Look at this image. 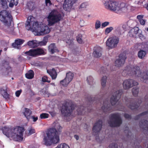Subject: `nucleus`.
Segmentation results:
<instances>
[{
  "label": "nucleus",
  "instance_id": "f257e3e1",
  "mask_svg": "<svg viewBox=\"0 0 148 148\" xmlns=\"http://www.w3.org/2000/svg\"><path fill=\"white\" fill-rule=\"evenodd\" d=\"M52 126L53 128L49 129L44 135L43 140L47 145H51L53 143H58L60 140L59 135L62 127L57 121L53 123Z\"/></svg>",
  "mask_w": 148,
  "mask_h": 148
},
{
  "label": "nucleus",
  "instance_id": "f03ea898",
  "mask_svg": "<svg viewBox=\"0 0 148 148\" xmlns=\"http://www.w3.org/2000/svg\"><path fill=\"white\" fill-rule=\"evenodd\" d=\"M24 130L23 127L17 126L11 127L5 126L2 128L3 134L7 137L11 138L16 141H22L23 139V132Z\"/></svg>",
  "mask_w": 148,
  "mask_h": 148
},
{
  "label": "nucleus",
  "instance_id": "7ed1b4c3",
  "mask_svg": "<svg viewBox=\"0 0 148 148\" xmlns=\"http://www.w3.org/2000/svg\"><path fill=\"white\" fill-rule=\"evenodd\" d=\"M122 75H125L127 74L129 75H135L140 77L141 80L144 83H148V72L141 73L138 67L132 65L127 66L122 72Z\"/></svg>",
  "mask_w": 148,
  "mask_h": 148
},
{
  "label": "nucleus",
  "instance_id": "20e7f679",
  "mask_svg": "<svg viewBox=\"0 0 148 148\" xmlns=\"http://www.w3.org/2000/svg\"><path fill=\"white\" fill-rule=\"evenodd\" d=\"M48 25L51 26L58 22L61 19V15L57 10H53L51 11L47 17Z\"/></svg>",
  "mask_w": 148,
  "mask_h": 148
},
{
  "label": "nucleus",
  "instance_id": "39448f33",
  "mask_svg": "<svg viewBox=\"0 0 148 148\" xmlns=\"http://www.w3.org/2000/svg\"><path fill=\"white\" fill-rule=\"evenodd\" d=\"M35 18L32 16H29L25 24V27L28 30H32L36 34H38L40 28V24H38V22H35Z\"/></svg>",
  "mask_w": 148,
  "mask_h": 148
},
{
  "label": "nucleus",
  "instance_id": "423d86ee",
  "mask_svg": "<svg viewBox=\"0 0 148 148\" xmlns=\"http://www.w3.org/2000/svg\"><path fill=\"white\" fill-rule=\"evenodd\" d=\"M12 18L8 11L3 10L0 12V20L7 27L10 25Z\"/></svg>",
  "mask_w": 148,
  "mask_h": 148
},
{
  "label": "nucleus",
  "instance_id": "0eeeda50",
  "mask_svg": "<svg viewBox=\"0 0 148 148\" xmlns=\"http://www.w3.org/2000/svg\"><path fill=\"white\" fill-rule=\"evenodd\" d=\"M111 11L119 14L126 12L127 10V6L124 3L119 4L116 2L113 1L111 4Z\"/></svg>",
  "mask_w": 148,
  "mask_h": 148
},
{
  "label": "nucleus",
  "instance_id": "6e6552de",
  "mask_svg": "<svg viewBox=\"0 0 148 148\" xmlns=\"http://www.w3.org/2000/svg\"><path fill=\"white\" fill-rule=\"evenodd\" d=\"M121 123L122 120L120 114H114L110 116L108 123L111 127L119 126Z\"/></svg>",
  "mask_w": 148,
  "mask_h": 148
},
{
  "label": "nucleus",
  "instance_id": "1a4fd4ad",
  "mask_svg": "<svg viewBox=\"0 0 148 148\" xmlns=\"http://www.w3.org/2000/svg\"><path fill=\"white\" fill-rule=\"evenodd\" d=\"M74 105H73L71 102H66L62 106L61 110V112L64 116H69L74 109Z\"/></svg>",
  "mask_w": 148,
  "mask_h": 148
},
{
  "label": "nucleus",
  "instance_id": "9d476101",
  "mask_svg": "<svg viewBox=\"0 0 148 148\" xmlns=\"http://www.w3.org/2000/svg\"><path fill=\"white\" fill-rule=\"evenodd\" d=\"M119 41V38L114 36L109 38L106 41V45L109 49H113L116 47Z\"/></svg>",
  "mask_w": 148,
  "mask_h": 148
},
{
  "label": "nucleus",
  "instance_id": "9b49d317",
  "mask_svg": "<svg viewBox=\"0 0 148 148\" xmlns=\"http://www.w3.org/2000/svg\"><path fill=\"white\" fill-rule=\"evenodd\" d=\"M48 39L47 37H45L43 40L40 42L39 44L41 45H45L47 42ZM28 46L31 48H34L37 47L39 45L38 42L36 40L29 41L27 43Z\"/></svg>",
  "mask_w": 148,
  "mask_h": 148
},
{
  "label": "nucleus",
  "instance_id": "f8f14e48",
  "mask_svg": "<svg viewBox=\"0 0 148 148\" xmlns=\"http://www.w3.org/2000/svg\"><path fill=\"white\" fill-rule=\"evenodd\" d=\"M122 93V90L116 91L111 97L110 101L112 106L116 104L118 102Z\"/></svg>",
  "mask_w": 148,
  "mask_h": 148
},
{
  "label": "nucleus",
  "instance_id": "ddd939ff",
  "mask_svg": "<svg viewBox=\"0 0 148 148\" xmlns=\"http://www.w3.org/2000/svg\"><path fill=\"white\" fill-rule=\"evenodd\" d=\"M44 51L41 49H37L30 50L28 51L25 52V54L26 56L32 57H35L37 55H39L43 54Z\"/></svg>",
  "mask_w": 148,
  "mask_h": 148
},
{
  "label": "nucleus",
  "instance_id": "4468645a",
  "mask_svg": "<svg viewBox=\"0 0 148 148\" xmlns=\"http://www.w3.org/2000/svg\"><path fill=\"white\" fill-rule=\"evenodd\" d=\"M138 84V83L132 79L125 80L123 84V88L125 89H129L134 86Z\"/></svg>",
  "mask_w": 148,
  "mask_h": 148
},
{
  "label": "nucleus",
  "instance_id": "2eb2a0df",
  "mask_svg": "<svg viewBox=\"0 0 148 148\" xmlns=\"http://www.w3.org/2000/svg\"><path fill=\"white\" fill-rule=\"evenodd\" d=\"M50 31V30L49 27L45 26L43 24H40V28L38 34L36 35L38 36L43 35L45 34H48Z\"/></svg>",
  "mask_w": 148,
  "mask_h": 148
},
{
  "label": "nucleus",
  "instance_id": "dca6fc26",
  "mask_svg": "<svg viewBox=\"0 0 148 148\" xmlns=\"http://www.w3.org/2000/svg\"><path fill=\"white\" fill-rule=\"evenodd\" d=\"M126 57L125 54H120L119 58L115 62L116 66L119 67L123 66L125 63Z\"/></svg>",
  "mask_w": 148,
  "mask_h": 148
},
{
  "label": "nucleus",
  "instance_id": "f3484780",
  "mask_svg": "<svg viewBox=\"0 0 148 148\" xmlns=\"http://www.w3.org/2000/svg\"><path fill=\"white\" fill-rule=\"evenodd\" d=\"M102 122L101 120H99L95 123L93 128V131L95 133H98L101 129Z\"/></svg>",
  "mask_w": 148,
  "mask_h": 148
},
{
  "label": "nucleus",
  "instance_id": "a211bd4d",
  "mask_svg": "<svg viewBox=\"0 0 148 148\" xmlns=\"http://www.w3.org/2000/svg\"><path fill=\"white\" fill-rule=\"evenodd\" d=\"M140 127L144 133L148 136V121H142L140 123Z\"/></svg>",
  "mask_w": 148,
  "mask_h": 148
},
{
  "label": "nucleus",
  "instance_id": "6ab92c4d",
  "mask_svg": "<svg viewBox=\"0 0 148 148\" xmlns=\"http://www.w3.org/2000/svg\"><path fill=\"white\" fill-rule=\"evenodd\" d=\"M77 0H65L63 4L64 9L65 10H67L71 8L73 4Z\"/></svg>",
  "mask_w": 148,
  "mask_h": 148
},
{
  "label": "nucleus",
  "instance_id": "aec40b11",
  "mask_svg": "<svg viewBox=\"0 0 148 148\" xmlns=\"http://www.w3.org/2000/svg\"><path fill=\"white\" fill-rule=\"evenodd\" d=\"M108 99H106L103 101V106L101 107V110L104 112H107L110 111L111 108L110 107V105L108 104Z\"/></svg>",
  "mask_w": 148,
  "mask_h": 148
},
{
  "label": "nucleus",
  "instance_id": "412c9836",
  "mask_svg": "<svg viewBox=\"0 0 148 148\" xmlns=\"http://www.w3.org/2000/svg\"><path fill=\"white\" fill-rule=\"evenodd\" d=\"M102 49L99 47H95L94 51L93 52V56L96 58L100 57L101 55Z\"/></svg>",
  "mask_w": 148,
  "mask_h": 148
},
{
  "label": "nucleus",
  "instance_id": "4be33fe9",
  "mask_svg": "<svg viewBox=\"0 0 148 148\" xmlns=\"http://www.w3.org/2000/svg\"><path fill=\"white\" fill-rule=\"evenodd\" d=\"M24 40L21 39H18L15 40V43L12 44V46L15 48L20 49L21 48L20 45H22Z\"/></svg>",
  "mask_w": 148,
  "mask_h": 148
},
{
  "label": "nucleus",
  "instance_id": "5701e85b",
  "mask_svg": "<svg viewBox=\"0 0 148 148\" xmlns=\"http://www.w3.org/2000/svg\"><path fill=\"white\" fill-rule=\"evenodd\" d=\"M22 113L28 120H29L30 115L31 114V111L29 109L23 108L22 109Z\"/></svg>",
  "mask_w": 148,
  "mask_h": 148
},
{
  "label": "nucleus",
  "instance_id": "b1692460",
  "mask_svg": "<svg viewBox=\"0 0 148 148\" xmlns=\"http://www.w3.org/2000/svg\"><path fill=\"white\" fill-rule=\"evenodd\" d=\"M48 50L52 54L58 51V50L54 43L51 44L49 46Z\"/></svg>",
  "mask_w": 148,
  "mask_h": 148
},
{
  "label": "nucleus",
  "instance_id": "393cba45",
  "mask_svg": "<svg viewBox=\"0 0 148 148\" xmlns=\"http://www.w3.org/2000/svg\"><path fill=\"white\" fill-rule=\"evenodd\" d=\"M47 72L50 75L53 79H55L57 77V73L54 69L51 70H47Z\"/></svg>",
  "mask_w": 148,
  "mask_h": 148
},
{
  "label": "nucleus",
  "instance_id": "a878e982",
  "mask_svg": "<svg viewBox=\"0 0 148 148\" xmlns=\"http://www.w3.org/2000/svg\"><path fill=\"white\" fill-rule=\"evenodd\" d=\"M113 1H106L104 3L105 7L107 9L111 10V4H112Z\"/></svg>",
  "mask_w": 148,
  "mask_h": 148
},
{
  "label": "nucleus",
  "instance_id": "bb28decb",
  "mask_svg": "<svg viewBox=\"0 0 148 148\" xmlns=\"http://www.w3.org/2000/svg\"><path fill=\"white\" fill-rule=\"evenodd\" d=\"M34 73L32 70H29L25 74V76L27 78L29 79H32L34 76Z\"/></svg>",
  "mask_w": 148,
  "mask_h": 148
},
{
  "label": "nucleus",
  "instance_id": "cd10ccee",
  "mask_svg": "<svg viewBox=\"0 0 148 148\" xmlns=\"http://www.w3.org/2000/svg\"><path fill=\"white\" fill-rule=\"evenodd\" d=\"M107 77L106 76H103L102 77L101 79V84L103 88H105L106 85Z\"/></svg>",
  "mask_w": 148,
  "mask_h": 148
},
{
  "label": "nucleus",
  "instance_id": "c85d7f7f",
  "mask_svg": "<svg viewBox=\"0 0 148 148\" xmlns=\"http://www.w3.org/2000/svg\"><path fill=\"white\" fill-rule=\"evenodd\" d=\"M70 82L65 77L64 79L60 81V84L63 86H66Z\"/></svg>",
  "mask_w": 148,
  "mask_h": 148
},
{
  "label": "nucleus",
  "instance_id": "c756f323",
  "mask_svg": "<svg viewBox=\"0 0 148 148\" xmlns=\"http://www.w3.org/2000/svg\"><path fill=\"white\" fill-rule=\"evenodd\" d=\"M9 2V6L10 7H12L14 5H16L18 3V0H7Z\"/></svg>",
  "mask_w": 148,
  "mask_h": 148
},
{
  "label": "nucleus",
  "instance_id": "7c9ffc66",
  "mask_svg": "<svg viewBox=\"0 0 148 148\" xmlns=\"http://www.w3.org/2000/svg\"><path fill=\"white\" fill-rule=\"evenodd\" d=\"M73 74L71 72H69L66 73V78L70 82H71L73 79Z\"/></svg>",
  "mask_w": 148,
  "mask_h": 148
},
{
  "label": "nucleus",
  "instance_id": "2f4dec72",
  "mask_svg": "<svg viewBox=\"0 0 148 148\" xmlns=\"http://www.w3.org/2000/svg\"><path fill=\"white\" fill-rule=\"evenodd\" d=\"M1 93L5 98L7 99L8 97V95L6 90L4 89L1 88Z\"/></svg>",
  "mask_w": 148,
  "mask_h": 148
},
{
  "label": "nucleus",
  "instance_id": "473e14b6",
  "mask_svg": "<svg viewBox=\"0 0 148 148\" xmlns=\"http://www.w3.org/2000/svg\"><path fill=\"white\" fill-rule=\"evenodd\" d=\"M145 54L146 53L145 51L141 50L138 52V56L139 58L142 59L145 56Z\"/></svg>",
  "mask_w": 148,
  "mask_h": 148
},
{
  "label": "nucleus",
  "instance_id": "72a5a7b5",
  "mask_svg": "<svg viewBox=\"0 0 148 148\" xmlns=\"http://www.w3.org/2000/svg\"><path fill=\"white\" fill-rule=\"evenodd\" d=\"M132 32H134V34L135 35L137 34L142 33V31L141 30L139 29L138 27H136L132 29Z\"/></svg>",
  "mask_w": 148,
  "mask_h": 148
},
{
  "label": "nucleus",
  "instance_id": "f704fd0d",
  "mask_svg": "<svg viewBox=\"0 0 148 148\" xmlns=\"http://www.w3.org/2000/svg\"><path fill=\"white\" fill-rule=\"evenodd\" d=\"M138 91L139 89L136 87L134 88L132 90V94L135 96H136L137 95Z\"/></svg>",
  "mask_w": 148,
  "mask_h": 148
},
{
  "label": "nucleus",
  "instance_id": "c9c22d12",
  "mask_svg": "<svg viewBox=\"0 0 148 148\" xmlns=\"http://www.w3.org/2000/svg\"><path fill=\"white\" fill-rule=\"evenodd\" d=\"M56 148H70L69 146L66 143H62L58 145Z\"/></svg>",
  "mask_w": 148,
  "mask_h": 148
},
{
  "label": "nucleus",
  "instance_id": "e433bc0d",
  "mask_svg": "<svg viewBox=\"0 0 148 148\" xmlns=\"http://www.w3.org/2000/svg\"><path fill=\"white\" fill-rule=\"evenodd\" d=\"M82 37V36L81 34L78 35L77 37V41L79 44H82L83 43Z\"/></svg>",
  "mask_w": 148,
  "mask_h": 148
},
{
  "label": "nucleus",
  "instance_id": "4c0bfd02",
  "mask_svg": "<svg viewBox=\"0 0 148 148\" xmlns=\"http://www.w3.org/2000/svg\"><path fill=\"white\" fill-rule=\"evenodd\" d=\"M101 23L100 21L98 20H97L95 23V29H97L101 27Z\"/></svg>",
  "mask_w": 148,
  "mask_h": 148
},
{
  "label": "nucleus",
  "instance_id": "58836bf2",
  "mask_svg": "<svg viewBox=\"0 0 148 148\" xmlns=\"http://www.w3.org/2000/svg\"><path fill=\"white\" fill-rule=\"evenodd\" d=\"M87 80L89 84L91 85L93 84V79L92 76H90L88 77L87 78Z\"/></svg>",
  "mask_w": 148,
  "mask_h": 148
},
{
  "label": "nucleus",
  "instance_id": "ea45409f",
  "mask_svg": "<svg viewBox=\"0 0 148 148\" xmlns=\"http://www.w3.org/2000/svg\"><path fill=\"white\" fill-rule=\"evenodd\" d=\"M84 107L83 106H81L80 107L77 108V107L75 108L77 109V114L79 115H81L82 114V111L83 110Z\"/></svg>",
  "mask_w": 148,
  "mask_h": 148
},
{
  "label": "nucleus",
  "instance_id": "a19ab883",
  "mask_svg": "<svg viewBox=\"0 0 148 148\" xmlns=\"http://www.w3.org/2000/svg\"><path fill=\"white\" fill-rule=\"evenodd\" d=\"M41 94L43 95H47L49 94V92H48L46 88H43L41 91Z\"/></svg>",
  "mask_w": 148,
  "mask_h": 148
},
{
  "label": "nucleus",
  "instance_id": "79ce46f5",
  "mask_svg": "<svg viewBox=\"0 0 148 148\" xmlns=\"http://www.w3.org/2000/svg\"><path fill=\"white\" fill-rule=\"evenodd\" d=\"M113 28L112 27H110L106 28L105 30V34H108L110 33L113 30Z\"/></svg>",
  "mask_w": 148,
  "mask_h": 148
},
{
  "label": "nucleus",
  "instance_id": "37998d69",
  "mask_svg": "<svg viewBox=\"0 0 148 148\" xmlns=\"http://www.w3.org/2000/svg\"><path fill=\"white\" fill-rule=\"evenodd\" d=\"M49 114L45 113H43L40 114V117L41 119H44L48 117Z\"/></svg>",
  "mask_w": 148,
  "mask_h": 148
},
{
  "label": "nucleus",
  "instance_id": "c03bdc74",
  "mask_svg": "<svg viewBox=\"0 0 148 148\" xmlns=\"http://www.w3.org/2000/svg\"><path fill=\"white\" fill-rule=\"evenodd\" d=\"M128 107L132 109H134L137 108L138 106L135 104L131 103L129 106H128Z\"/></svg>",
  "mask_w": 148,
  "mask_h": 148
},
{
  "label": "nucleus",
  "instance_id": "a18cd8bd",
  "mask_svg": "<svg viewBox=\"0 0 148 148\" xmlns=\"http://www.w3.org/2000/svg\"><path fill=\"white\" fill-rule=\"evenodd\" d=\"M1 4L3 6L6 7L7 6V2L6 0H0Z\"/></svg>",
  "mask_w": 148,
  "mask_h": 148
},
{
  "label": "nucleus",
  "instance_id": "49530a36",
  "mask_svg": "<svg viewBox=\"0 0 148 148\" xmlns=\"http://www.w3.org/2000/svg\"><path fill=\"white\" fill-rule=\"evenodd\" d=\"M88 4L87 3L85 2L82 3L80 5V8H85L88 6Z\"/></svg>",
  "mask_w": 148,
  "mask_h": 148
},
{
  "label": "nucleus",
  "instance_id": "de8ad7c7",
  "mask_svg": "<svg viewBox=\"0 0 148 148\" xmlns=\"http://www.w3.org/2000/svg\"><path fill=\"white\" fill-rule=\"evenodd\" d=\"M42 80L44 82H47L48 83L50 82V81L48 80L47 77L46 76H44L42 77Z\"/></svg>",
  "mask_w": 148,
  "mask_h": 148
},
{
  "label": "nucleus",
  "instance_id": "09e8293b",
  "mask_svg": "<svg viewBox=\"0 0 148 148\" xmlns=\"http://www.w3.org/2000/svg\"><path fill=\"white\" fill-rule=\"evenodd\" d=\"M132 29H131L129 31V35L130 36L134 37L136 36V35L135 34H134V32H132Z\"/></svg>",
  "mask_w": 148,
  "mask_h": 148
},
{
  "label": "nucleus",
  "instance_id": "8fccbe9b",
  "mask_svg": "<svg viewBox=\"0 0 148 148\" xmlns=\"http://www.w3.org/2000/svg\"><path fill=\"white\" fill-rule=\"evenodd\" d=\"M109 22H105L101 24V26L102 27H105L109 25Z\"/></svg>",
  "mask_w": 148,
  "mask_h": 148
},
{
  "label": "nucleus",
  "instance_id": "3c124183",
  "mask_svg": "<svg viewBox=\"0 0 148 148\" xmlns=\"http://www.w3.org/2000/svg\"><path fill=\"white\" fill-rule=\"evenodd\" d=\"M45 4L47 6H49L51 4L50 0H45Z\"/></svg>",
  "mask_w": 148,
  "mask_h": 148
},
{
  "label": "nucleus",
  "instance_id": "603ef678",
  "mask_svg": "<svg viewBox=\"0 0 148 148\" xmlns=\"http://www.w3.org/2000/svg\"><path fill=\"white\" fill-rule=\"evenodd\" d=\"M138 36L139 38L142 40H143L145 39V36L141 34V33L138 34Z\"/></svg>",
  "mask_w": 148,
  "mask_h": 148
},
{
  "label": "nucleus",
  "instance_id": "864d4df0",
  "mask_svg": "<svg viewBox=\"0 0 148 148\" xmlns=\"http://www.w3.org/2000/svg\"><path fill=\"white\" fill-rule=\"evenodd\" d=\"M21 92V90H18L15 93L17 97H18Z\"/></svg>",
  "mask_w": 148,
  "mask_h": 148
},
{
  "label": "nucleus",
  "instance_id": "5fc2aeb1",
  "mask_svg": "<svg viewBox=\"0 0 148 148\" xmlns=\"http://www.w3.org/2000/svg\"><path fill=\"white\" fill-rule=\"evenodd\" d=\"M31 117L32 119H33V121L34 122L38 120V119L37 116L35 117L34 116H31Z\"/></svg>",
  "mask_w": 148,
  "mask_h": 148
},
{
  "label": "nucleus",
  "instance_id": "6e6d98bb",
  "mask_svg": "<svg viewBox=\"0 0 148 148\" xmlns=\"http://www.w3.org/2000/svg\"><path fill=\"white\" fill-rule=\"evenodd\" d=\"M79 130V128L78 126H77L75 128H74L73 130L74 132H78Z\"/></svg>",
  "mask_w": 148,
  "mask_h": 148
},
{
  "label": "nucleus",
  "instance_id": "4d7b16f0",
  "mask_svg": "<svg viewBox=\"0 0 148 148\" xmlns=\"http://www.w3.org/2000/svg\"><path fill=\"white\" fill-rule=\"evenodd\" d=\"M148 113V111H147L146 112H144L143 113H142L141 114H140V115H138V117H139V118H140L141 117V116H143L144 115H145L147 114Z\"/></svg>",
  "mask_w": 148,
  "mask_h": 148
},
{
  "label": "nucleus",
  "instance_id": "13d9d810",
  "mask_svg": "<svg viewBox=\"0 0 148 148\" xmlns=\"http://www.w3.org/2000/svg\"><path fill=\"white\" fill-rule=\"evenodd\" d=\"M35 132V131L34 129H31L29 130V134L31 135Z\"/></svg>",
  "mask_w": 148,
  "mask_h": 148
},
{
  "label": "nucleus",
  "instance_id": "bf43d9fd",
  "mask_svg": "<svg viewBox=\"0 0 148 148\" xmlns=\"http://www.w3.org/2000/svg\"><path fill=\"white\" fill-rule=\"evenodd\" d=\"M139 21L141 25H144L145 23V21L143 19Z\"/></svg>",
  "mask_w": 148,
  "mask_h": 148
},
{
  "label": "nucleus",
  "instance_id": "052dcab7",
  "mask_svg": "<svg viewBox=\"0 0 148 148\" xmlns=\"http://www.w3.org/2000/svg\"><path fill=\"white\" fill-rule=\"evenodd\" d=\"M143 16L142 15H138L137 16V18L138 19V21H139L141 19H143Z\"/></svg>",
  "mask_w": 148,
  "mask_h": 148
},
{
  "label": "nucleus",
  "instance_id": "680f3d73",
  "mask_svg": "<svg viewBox=\"0 0 148 148\" xmlns=\"http://www.w3.org/2000/svg\"><path fill=\"white\" fill-rule=\"evenodd\" d=\"M126 130L125 131V132L127 133V136H128L131 134V132H130V131L128 130V127L126 128Z\"/></svg>",
  "mask_w": 148,
  "mask_h": 148
},
{
  "label": "nucleus",
  "instance_id": "e2e57ef3",
  "mask_svg": "<svg viewBox=\"0 0 148 148\" xmlns=\"http://www.w3.org/2000/svg\"><path fill=\"white\" fill-rule=\"evenodd\" d=\"M105 69H106L103 67H101L99 70L100 73H104V72L103 70L105 71Z\"/></svg>",
  "mask_w": 148,
  "mask_h": 148
},
{
  "label": "nucleus",
  "instance_id": "0e129e2a",
  "mask_svg": "<svg viewBox=\"0 0 148 148\" xmlns=\"http://www.w3.org/2000/svg\"><path fill=\"white\" fill-rule=\"evenodd\" d=\"M124 116L127 119H130L131 118V116L127 114H125L124 115Z\"/></svg>",
  "mask_w": 148,
  "mask_h": 148
},
{
  "label": "nucleus",
  "instance_id": "69168bd1",
  "mask_svg": "<svg viewBox=\"0 0 148 148\" xmlns=\"http://www.w3.org/2000/svg\"><path fill=\"white\" fill-rule=\"evenodd\" d=\"M84 21L83 20H80V24L81 26H84Z\"/></svg>",
  "mask_w": 148,
  "mask_h": 148
},
{
  "label": "nucleus",
  "instance_id": "338daca9",
  "mask_svg": "<svg viewBox=\"0 0 148 148\" xmlns=\"http://www.w3.org/2000/svg\"><path fill=\"white\" fill-rule=\"evenodd\" d=\"M109 148H117L114 145H110L109 146Z\"/></svg>",
  "mask_w": 148,
  "mask_h": 148
},
{
  "label": "nucleus",
  "instance_id": "774afa93",
  "mask_svg": "<svg viewBox=\"0 0 148 148\" xmlns=\"http://www.w3.org/2000/svg\"><path fill=\"white\" fill-rule=\"evenodd\" d=\"M72 41L71 40H69L68 41L66 42L67 43H68L69 45L72 44Z\"/></svg>",
  "mask_w": 148,
  "mask_h": 148
}]
</instances>
